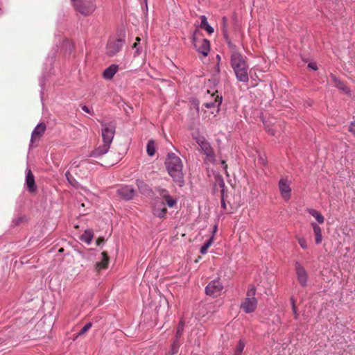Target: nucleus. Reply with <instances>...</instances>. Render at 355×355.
<instances>
[{
	"label": "nucleus",
	"mask_w": 355,
	"mask_h": 355,
	"mask_svg": "<svg viewBox=\"0 0 355 355\" xmlns=\"http://www.w3.org/2000/svg\"><path fill=\"white\" fill-rule=\"evenodd\" d=\"M222 103V97L218 95L216 96L214 101H211L209 103H205L204 105L205 107L210 109L214 107H218Z\"/></svg>",
	"instance_id": "21"
},
{
	"label": "nucleus",
	"mask_w": 355,
	"mask_h": 355,
	"mask_svg": "<svg viewBox=\"0 0 355 355\" xmlns=\"http://www.w3.org/2000/svg\"><path fill=\"white\" fill-rule=\"evenodd\" d=\"M308 67L313 71L318 69L317 64L315 62H311L308 64Z\"/></svg>",
	"instance_id": "36"
},
{
	"label": "nucleus",
	"mask_w": 355,
	"mask_h": 355,
	"mask_svg": "<svg viewBox=\"0 0 355 355\" xmlns=\"http://www.w3.org/2000/svg\"><path fill=\"white\" fill-rule=\"evenodd\" d=\"M200 20H201V22H200V28H202V29H205L206 30V31L209 33V34H211L214 33V30L212 26H211L208 21H207V19L206 17V16L205 15H201L200 16Z\"/></svg>",
	"instance_id": "20"
},
{
	"label": "nucleus",
	"mask_w": 355,
	"mask_h": 355,
	"mask_svg": "<svg viewBox=\"0 0 355 355\" xmlns=\"http://www.w3.org/2000/svg\"><path fill=\"white\" fill-rule=\"evenodd\" d=\"M221 164L224 166V169L227 171V165L226 164V162L225 160L221 161Z\"/></svg>",
	"instance_id": "41"
},
{
	"label": "nucleus",
	"mask_w": 355,
	"mask_h": 355,
	"mask_svg": "<svg viewBox=\"0 0 355 355\" xmlns=\"http://www.w3.org/2000/svg\"><path fill=\"white\" fill-rule=\"evenodd\" d=\"M245 343L243 340H240L236 345L234 355H241L243 349L245 347Z\"/></svg>",
	"instance_id": "25"
},
{
	"label": "nucleus",
	"mask_w": 355,
	"mask_h": 355,
	"mask_svg": "<svg viewBox=\"0 0 355 355\" xmlns=\"http://www.w3.org/2000/svg\"><path fill=\"white\" fill-rule=\"evenodd\" d=\"M133 48L135 49L134 52V56H138L141 54V47L138 45L137 42L133 44Z\"/></svg>",
	"instance_id": "34"
},
{
	"label": "nucleus",
	"mask_w": 355,
	"mask_h": 355,
	"mask_svg": "<svg viewBox=\"0 0 355 355\" xmlns=\"http://www.w3.org/2000/svg\"><path fill=\"white\" fill-rule=\"evenodd\" d=\"M165 165L168 175L179 186L184 183L183 163L181 159L173 153H169L165 160Z\"/></svg>",
	"instance_id": "1"
},
{
	"label": "nucleus",
	"mask_w": 355,
	"mask_h": 355,
	"mask_svg": "<svg viewBox=\"0 0 355 355\" xmlns=\"http://www.w3.org/2000/svg\"><path fill=\"white\" fill-rule=\"evenodd\" d=\"M26 184L27 185L28 189L31 193L35 192L37 190V187L35 182V178L32 173V171L28 169L26 173Z\"/></svg>",
	"instance_id": "16"
},
{
	"label": "nucleus",
	"mask_w": 355,
	"mask_h": 355,
	"mask_svg": "<svg viewBox=\"0 0 355 355\" xmlns=\"http://www.w3.org/2000/svg\"><path fill=\"white\" fill-rule=\"evenodd\" d=\"M295 272L297 279L303 287L306 286L308 281V274L305 268L298 262L295 263Z\"/></svg>",
	"instance_id": "12"
},
{
	"label": "nucleus",
	"mask_w": 355,
	"mask_h": 355,
	"mask_svg": "<svg viewBox=\"0 0 355 355\" xmlns=\"http://www.w3.org/2000/svg\"><path fill=\"white\" fill-rule=\"evenodd\" d=\"M291 302H292V309H293V313L295 314V318H297V316H298V314L297 313V310H296L295 300H293V297L291 298Z\"/></svg>",
	"instance_id": "35"
},
{
	"label": "nucleus",
	"mask_w": 355,
	"mask_h": 355,
	"mask_svg": "<svg viewBox=\"0 0 355 355\" xmlns=\"http://www.w3.org/2000/svg\"><path fill=\"white\" fill-rule=\"evenodd\" d=\"M214 241L213 237L209 238L201 247L200 248V252L202 254H205L207 252V250L210 248V246L212 245Z\"/></svg>",
	"instance_id": "26"
},
{
	"label": "nucleus",
	"mask_w": 355,
	"mask_h": 355,
	"mask_svg": "<svg viewBox=\"0 0 355 355\" xmlns=\"http://www.w3.org/2000/svg\"><path fill=\"white\" fill-rule=\"evenodd\" d=\"M59 251H60V252H62V251H63V248H60V249L59 250Z\"/></svg>",
	"instance_id": "49"
},
{
	"label": "nucleus",
	"mask_w": 355,
	"mask_h": 355,
	"mask_svg": "<svg viewBox=\"0 0 355 355\" xmlns=\"http://www.w3.org/2000/svg\"><path fill=\"white\" fill-rule=\"evenodd\" d=\"M136 193V191L132 187L124 186L116 190L117 196L123 200H130L133 198Z\"/></svg>",
	"instance_id": "11"
},
{
	"label": "nucleus",
	"mask_w": 355,
	"mask_h": 355,
	"mask_svg": "<svg viewBox=\"0 0 355 355\" xmlns=\"http://www.w3.org/2000/svg\"><path fill=\"white\" fill-rule=\"evenodd\" d=\"M178 348H179V346H178V341L175 340L171 345V355H173L176 353H178Z\"/></svg>",
	"instance_id": "31"
},
{
	"label": "nucleus",
	"mask_w": 355,
	"mask_h": 355,
	"mask_svg": "<svg viewBox=\"0 0 355 355\" xmlns=\"http://www.w3.org/2000/svg\"><path fill=\"white\" fill-rule=\"evenodd\" d=\"M349 130L355 135V121L351 123Z\"/></svg>",
	"instance_id": "38"
},
{
	"label": "nucleus",
	"mask_w": 355,
	"mask_h": 355,
	"mask_svg": "<svg viewBox=\"0 0 355 355\" xmlns=\"http://www.w3.org/2000/svg\"><path fill=\"white\" fill-rule=\"evenodd\" d=\"M136 40H137V42H139V41H140V38H139V37H137L136 38Z\"/></svg>",
	"instance_id": "47"
},
{
	"label": "nucleus",
	"mask_w": 355,
	"mask_h": 355,
	"mask_svg": "<svg viewBox=\"0 0 355 355\" xmlns=\"http://www.w3.org/2000/svg\"><path fill=\"white\" fill-rule=\"evenodd\" d=\"M192 44L196 50L202 53L204 56H207L210 51V43L207 39H198L195 36L193 37Z\"/></svg>",
	"instance_id": "9"
},
{
	"label": "nucleus",
	"mask_w": 355,
	"mask_h": 355,
	"mask_svg": "<svg viewBox=\"0 0 355 355\" xmlns=\"http://www.w3.org/2000/svg\"><path fill=\"white\" fill-rule=\"evenodd\" d=\"M256 294L255 288L252 286L248 288L246 297L241 304V309L246 313H250L255 311L257 306V300L254 297Z\"/></svg>",
	"instance_id": "4"
},
{
	"label": "nucleus",
	"mask_w": 355,
	"mask_h": 355,
	"mask_svg": "<svg viewBox=\"0 0 355 355\" xmlns=\"http://www.w3.org/2000/svg\"><path fill=\"white\" fill-rule=\"evenodd\" d=\"M157 191L159 193V195L161 197V198L166 201L167 205L169 207H173L175 205L176 200L169 195L168 191L166 189L162 188H157Z\"/></svg>",
	"instance_id": "15"
},
{
	"label": "nucleus",
	"mask_w": 355,
	"mask_h": 355,
	"mask_svg": "<svg viewBox=\"0 0 355 355\" xmlns=\"http://www.w3.org/2000/svg\"><path fill=\"white\" fill-rule=\"evenodd\" d=\"M193 138L201 148L202 152L205 155L206 162L214 163L215 161V154L209 143L203 136L193 135Z\"/></svg>",
	"instance_id": "5"
},
{
	"label": "nucleus",
	"mask_w": 355,
	"mask_h": 355,
	"mask_svg": "<svg viewBox=\"0 0 355 355\" xmlns=\"http://www.w3.org/2000/svg\"><path fill=\"white\" fill-rule=\"evenodd\" d=\"M115 129L116 125L114 122L105 123L102 124L101 135L103 144L99 146L93 151V156H100L105 154L108 151L110 147V144L112 143L114 136Z\"/></svg>",
	"instance_id": "3"
},
{
	"label": "nucleus",
	"mask_w": 355,
	"mask_h": 355,
	"mask_svg": "<svg viewBox=\"0 0 355 355\" xmlns=\"http://www.w3.org/2000/svg\"><path fill=\"white\" fill-rule=\"evenodd\" d=\"M231 66L238 80L243 83L248 82V65L243 56L236 51H232V52Z\"/></svg>",
	"instance_id": "2"
},
{
	"label": "nucleus",
	"mask_w": 355,
	"mask_h": 355,
	"mask_svg": "<svg viewBox=\"0 0 355 355\" xmlns=\"http://www.w3.org/2000/svg\"><path fill=\"white\" fill-rule=\"evenodd\" d=\"M105 242V239L103 237H99L97 239L96 243L97 245H100L101 243Z\"/></svg>",
	"instance_id": "40"
},
{
	"label": "nucleus",
	"mask_w": 355,
	"mask_h": 355,
	"mask_svg": "<svg viewBox=\"0 0 355 355\" xmlns=\"http://www.w3.org/2000/svg\"><path fill=\"white\" fill-rule=\"evenodd\" d=\"M211 305H209V308H208V309H209V311H211V312H213V313H214V312H215V310H214V309H213V310H211Z\"/></svg>",
	"instance_id": "45"
},
{
	"label": "nucleus",
	"mask_w": 355,
	"mask_h": 355,
	"mask_svg": "<svg viewBox=\"0 0 355 355\" xmlns=\"http://www.w3.org/2000/svg\"><path fill=\"white\" fill-rule=\"evenodd\" d=\"M46 130V125L44 123H39L33 130L31 135V143L35 144L40 139Z\"/></svg>",
	"instance_id": "14"
},
{
	"label": "nucleus",
	"mask_w": 355,
	"mask_h": 355,
	"mask_svg": "<svg viewBox=\"0 0 355 355\" xmlns=\"http://www.w3.org/2000/svg\"><path fill=\"white\" fill-rule=\"evenodd\" d=\"M125 40L122 38H110L105 47V53L109 57L116 55L123 48Z\"/></svg>",
	"instance_id": "7"
},
{
	"label": "nucleus",
	"mask_w": 355,
	"mask_h": 355,
	"mask_svg": "<svg viewBox=\"0 0 355 355\" xmlns=\"http://www.w3.org/2000/svg\"><path fill=\"white\" fill-rule=\"evenodd\" d=\"M297 241H298V243L300 244V245L302 247V248H303V249L307 248L306 241L304 238L298 237Z\"/></svg>",
	"instance_id": "33"
},
{
	"label": "nucleus",
	"mask_w": 355,
	"mask_h": 355,
	"mask_svg": "<svg viewBox=\"0 0 355 355\" xmlns=\"http://www.w3.org/2000/svg\"><path fill=\"white\" fill-rule=\"evenodd\" d=\"M101 255L102 260L101 261L96 262L95 265V268L97 271H100L102 269L107 268L110 262V258L108 257L107 252L103 251L101 253Z\"/></svg>",
	"instance_id": "17"
},
{
	"label": "nucleus",
	"mask_w": 355,
	"mask_h": 355,
	"mask_svg": "<svg viewBox=\"0 0 355 355\" xmlns=\"http://www.w3.org/2000/svg\"><path fill=\"white\" fill-rule=\"evenodd\" d=\"M221 206L224 209H227L226 203L225 202L224 199V194H223V190H222V198H221Z\"/></svg>",
	"instance_id": "39"
},
{
	"label": "nucleus",
	"mask_w": 355,
	"mask_h": 355,
	"mask_svg": "<svg viewBox=\"0 0 355 355\" xmlns=\"http://www.w3.org/2000/svg\"><path fill=\"white\" fill-rule=\"evenodd\" d=\"M279 189L281 196L285 200H288L291 198V188L290 187L291 182L286 178H282L279 181Z\"/></svg>",
	"instance_id": "10"
},
{
	"label": "nucleus",
	"mask_w": 355,
	"mask_h": 355,
	"mask_svg": "<svg viewBox=\"0 0 355 355\" xmlns=\"http://www.w3.org/2000/svg\"><path fill=\"white\" fill-rule=\"evenodd\" d=\"M336 87L338 88L339 89L342 90L346 94L350 95V89L342 81L339 82L338 84H336Z\"/></svg>",
	"instance_id": "27"
},
{
	"label": "nucleus",
	"mask_w": 355,
	"mask_h": 355,
	"mask_svg": "<svg viewBox=\"0 0 355 355\" xmlns=\"http://www.w3.org/2000/svg\"><path fill=\"white\" fill-rule=\"evenodd\" d=\"M40 86L42 87V88H43V87H44V83H43V80H42V78H41V79L40 80Z\"/></svg>",
	"instance_id": "43"
},
{
	"label": "nucleus",
	"mask_w": 355,
	"mask_h": 355,
	"mask_svg": "<svg viewBox=\"0 0 355 355\" xmlns=\"http://www.w3.org/2000/svg\"><path fill=\"white\" fill-rule=\"evenodd\" d=\"M92 324L91 322L86 324L79 331L78 336H81V335L84 334L85 333H86L92 327Z\"/></svg>",
	"instance_id": "30"
},
{
	"label": "nucleus",
	"mask_w": 355,
	"mask_h": 355,
	"mask_svg": "<svg viewBox=\"0 0 355 355\" xmlns=\"http://www.w3.org/2000/svg\"><path fill=\"white\" fill-rule=\"evenodd\" d=\"M65 176L69 182V184H71V185H75V180L74 178H73L72 175L69 172V171H67L66 173H65Z\"/></svg>",
	"instance_id": "32"
},
{
	"label": "nucleus",
	"mask_w": 355,
	"mask_h": 355,
	"mask_svg": "<svg viewBox=\"0 0 355 355\" xmlns=\"http://www.w3.org/2000/svg\"><path fill=\"white\" fill-rule=\"evenodd\" d=\"M184 322L183 320H180V322H179V324L178 326V328H177L176 340H178V338L182 336L183 330H184Z\"/></svg>",
	"instance_id": "28"
},
{
	"label": "nucleus",
	"mask_w": 355,
	"mask_h": 355,
	"mask_svg": "<svg viewBox=\"0 0 355 355\" xmlns=\"http://www.w3.org/2000/svg\"><path fill=\"white\" fill-rule=\"evenodd\" d=\"M73 6L83 16L92 15L96 9V0H78Z\"/></svg>",
	"instance_id": "6"
},
{
	"label": "nucleus",
	"mask_w": 355,
	"mask_h": 355,
	"mask_svg": "<svg viewBox=\"0 0 355 355\" xmlns=\"http://www.w3.org/2000/svg\"><path fill=\"white\" fill-rule=\"evenodd\" d=\"M219 184H220V187H223L224 186V182H223V180H220V182Z\"/></svg>",
	"instance_id": "44"
},
{
	"label": "nucleus",
	"mask_w": 355,
	"mask_h": 355,
	"mask_svg": "<svg viewBox=\"0 0 355 355\" xmlns=\"http://www.w3.org/2000/svg\"><path fill=\"white\" fill-rule=\"evenodd\" d=\"M78 0H71L73 4H75Z\"/></svg>",
	"instance_id": "46"
},
{
	"label": "nucleus",
	"mask_w": 355,
	"mask_h": 355,
	"mask_svg": "<svg viewBox=\"0 0 355 355\" xmlns=\"http://www.w3.org/2000/svg\"><path fill=\"white\" fill-rule=\"evenodd\" d=\"M119 69V66L115 64H112L107 67L103 73V76L106 80H111L114 76L116 73Z\"/></svg>",
	"instance_id": "18"
},
{
	"label": "nucleus",
	"mask_w": 355,
	"mask_h": 355,
	"mask_svg": "<svg viewBox=\"0 0 355 355\" xmlns=\"http://www.w3.org/2000/svg\"><path fill=\"white\" fill-rule=\"evenodd\" d=\"M94 236V232L92 230H87L85 231L83 234L81 236L80 239L87 244H89Z\"/></svg>",
	"instance_id": "22"
},
{
	"label": "nucleus",
	"mask_w": 355,
	"mask_h": 355,
	"mask_svg": "<svg viewBox=\"0 0 355 355\" xmlns=\"http://www.w3.org/2000/svg\"><path fill=\"white\" fill-rule=\"evenodd\" d=\"M223 21L225 22V20H226L225 17H223Z\"/></svg>",
	"instance_id": "50"
},
{
	"label": "nucleus",
	"mask_w": 355,
	"mask_h": 355,
	"mask_svg": "<svg viewBox=\"0 0 355 355\" xmlns=\"http://www.w3.org/2000/svg\"><path fill=\"white\" fill-rule=\"evenodd\" d=\"M146 151L149 156H153L155 153V144L153 140H150L146 146Z\"/></svg>",
	"instance_id": "24"
},
{
	"label": "nucleus",
	"mask_w": 355,
	"mask_h": 355,
	"mask_svg": "<svg viewBox=\"0 0 355 355\" xmlns=\"http://www.w3.org/2000/svg\"><path fill=\"white\" fill-rule=\"evenodd\" d=\"M166 213L167 209L164 205V202L163 201L159 202L155 200L153 207V215L159 218H164Z\"/></svg>",
	"instance_id": "13"
},
{
	"label": "nucleus",
	"mask_w": 355,
	"mask_h": 355,
	"mask_svg": "<svg viewBox=\"0 0 355 355\" xmlns=\"http://www.w3.org/2000/svg\"><path fill=\"white\" fill-rule=\"evenodd\" d=\"M311 226L313 230V233L315 235V241L317 245H319L322 243V230L321 228L315 223H311Z\"/></svg>",
	"instance_id": "19"
},
{
	"label": "nucleus",
	"mask_w": 355,
	"mask_h": 355,
	"mask_svg": "<svg viewBox=\"0 0 355 355\" xmlns=\"http://www.w3.org/2000/svg\"><path fill=\"white\" fill-rule=\"evenodd\" d=\"M277 125H274L272 127H270L269 125H267L266 126V131L268 132V133L269 135H272V136H275L276 135V132H277Z\"/></svg>",
	"instance_id": "29"
},
{
	"label": "nucleus",
	"mask_w": 355,
	"mask_h": 355,
	"mask_svg": "<svg viewBox=\"0 0 355 355\" xmlns=\"http://www.w3.org/2000/svg\"><path fill=\"white\" fill-rule=\"evenodd\" d=\"M308 212L312 216H313L319 223L322 224L324 223V218L323 216L317 210L310 209L308 210Z\"/></svg>",
	"instance_id": "23"
},
{
	"label": "nucleus",
	"mask_w": 355,
	"mask_h": 355,
	"mask_svg": "<svg viewBox=\"0 0 355 355\" xmlns=\"http://www.w3.org/2000/svg\"><path fill=\"white\" fill-rule=\"evenodd\" d=\"M196 105V109L198 110H199V107H198V104H195Z\"/></svg>",
	"instance_id": "48"
},
{
	"label": "nucleus",
	"mask_w": 355,
	"mask_h": 355,
	"mask_svg": "<svg viewBox=\"0 0 355 355\" xmlns=\"http://www.w3.org/2000/svg\"><path fill=\"white\" fill-rule=\"evenodd\" d=\"M83 111H89L88 107L86 105H83L82 107Z\"/></svg>",
	"instance_id": "42"
},
{
	"label": "nucleus",
	"mask_w": 355,
	"mask_h": 355,
	"mask_svg": "<svg viewBox=\"0 0 355 355\" xmlns=\"http://www.w3.org/2000/svg\"><path fill=\"white\" fill-rule=\"evenodd\" d=\"M223 286L219 279L211 281L205 288L206 295L212 297L220 296L223 292Z\"/></svg>",
	"instance_id": "8"
},
{
	"label": "nucleus",
	"mask_w": 355,
	"mask_h": 355,
	"mask_svg": "<svg viewBox=\"0 0 355 355\" xmlns=\"http://www.w3.org/2000/svg\"><path fill=\"white\" fill-rule=\"evenodd\" d=\"M331 79L335 83V86L336 87V84H338L339 82H341L336 76L334 74H331Z\"/></svg>",
	"instance_id": "37"
},
{
	"label": "nucleus",
	"mask_w": 355,
	"mask_h": 355,
	"mask_svg": "<svg viewBox=\"0 0 355 355\" xmlns=\"http://www.w3.org/2000/svg\"><path fill=\"white\" fill-rule=\"evenodd\" d=\"M146 2V0H144Z\"/></svg>",
	"instance_id": "51"
}]
</instances>
